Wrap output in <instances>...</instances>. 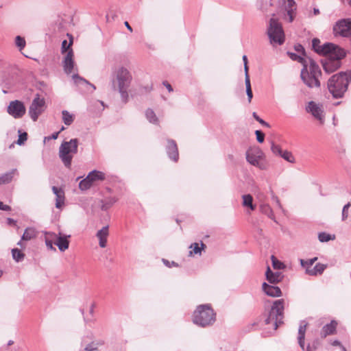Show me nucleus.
Masks as SVG:
<instances>
[{
	"instance_id": "4d7b16f0",
	"label": "nucleus",
	"mask_w": 351,
	"mask_h": 351,
	"mask_svg": "<svg viewBox=\"0 0 351 351\" xmlns=\"http://www.w3.org/2000/svg\"><path fill=\"white\" fill-rule=\"evenodd\" d=\"M289 56L293 60H297L299 62H303L304 58L301 57L300 56L293 53V52H287Z\"/></svg>"
},
{
	"instance_id": "4468645a",
	"label": "nucleus",
	"mask_w": 351,
	"mask_h": 351,
	"mask_svg": "<svg viewBox=\"0 0 351 351\" xmlns=\"http://www.w3.org/2000/svg\"><path fill=\"white\" fill-rule=\"evenodd\" d=\"M88 338V337H87ZM86 337H83L81 341V348L79 351H97L98 348L104 344V341L102 340L91 341L88 343L86 340ZM90 340L93 339V337H89Z\"/></svg>"
},
{
	"instance_id": "69168bd1",
	"label": "nucleus",
	"mask_w": 351,
	"mask_h": 351,
	"mask_svg": "<svg viewBox=\"0 0 351 351\" xmlns=\"http://www.w3.org/2000/svg\"><path fill=\"white\" fill-rule=\"evenodd\" d=\"M163 85L167 88V90H169V92H172L173 91V88L172 86H171V84L169 83H168V82L167 81H164L162 82Z\"/></svg>"
},
{
	"instance_id": "423d86ee",
	"label": "nucleus",
	"mask_w": 351,
	"mask_h": 351,
	"mask_svg": "<svg viewBox=\"0 0 351 351\" xmlns=\"http://www.w3.org/2000/svg\"><path fill=\"white\" fill-rule=\"evenodd\" d=\"M284 304V299L277 300L274 302L267 317L265 320L266 324L274 323V329H277L279 324L283 323Z\"/></svg>"
},
{
	"instance_id": "f8f14e48",
	"label": "nucleus",
	"mask_w": 351,
	"mask_h": 351,
	"mask_svg": "<svg viewBox=\"0 0 351 351\" xmlns=\"http://www.w3.org/2000/svg\"><path fill=\"white\" fill-rule=\"evenodd\" d=\"M318 51L317 54L327 58L333 56L335 53H339L341 56H346V52L343 48L332 43H325Z\"/></svg>"
},
{
	"instance_id": "7ed1b4c3",
	"label": "nucleus",
	"mask_w": 351,
	"mask_h": 351,
	"mask_svg": "<svg viewBox=\"0 0 351 351\" xmlns=\"http://www.w3.org/2000/svg\"><path fill=\"white\" fill-rule=\"evenodd\" d=\"M328 88L335 99L341 98L348 90V81L346 75L341 71L331 76L328 80Z\"/></svg>"
},
{
	"instance_id": "f704fd0d",
	"label": "nucleus",
	"mask_w": 351,
	"mask_h": 351,
	"mask_svg": "<svg viewBox=\"0 0 351 351\" xmlns=\"http://www.w3.org/2000/svg\"><path fill=\"white\" fill-rule=\"evenodd\" d=\"M73 79L74 80L75 84H76L77 85L82 84H87L89 86L92 87L93 90L96 89V87H95V86L94 84L90 83L86 79L80 77L77 74H74L73 75Z\"/></svg>"
},
{
	"instance_id": "bb28decb",
	"label": "nucleus",
	"mask_w": 351,
	"mask_h": 351,
	"mask_svg": "<svg viewBox=\"0 0 351 351\" xmlns=\"http://www.w3.org/2000/svg\"><path fill=\"white\" fill-rule=\"evenodd\" d=\"M16 171V169H13L11 171L2 174L0 176V185L11 182V181L13 179L14 175Z\"/></svg>"
},
{
	"instance_id": "0eeeda50",
	"label": "nucleus",
	"mask_w": 351,
	"mask_h": 351,
	"mask_svg": "<svg viewBox=\"0 0 351 351\" xmlns=\"http://www.w3.org/2000/svg\"><path fill=\"white\" fill-rule=\"evenodd\" d=\"M267 35L273 45H281L285 43V33L281 23L278 19L271 18L267 29Z\"/></svg>"
},
{
	"instance_id": "c756f323",
	"label": "nucleus",
	"mask_w": 351,
	"mask_h": 351,
	"mask_svg": "<svg viewBox=\"0 0 351 351\" xmlns=\"http://www.w3.org/2000/svg\"><path fill=\"white\" fill-rule=\"evenodd\" d=\"M36 237V232L34 228H27L22 237L21 240L27 241Z\"/></svg>"
},
{
	"instance_id": "e433bc0d",
	"label": "nucleus",
	"mask_w": 351,
	"mask_h": 351,
	"mask_svg": "<svg viewBox=\"0 0 351 351\" xmlns=\"http://www.w3.org/2000/svg\"><path fill=\"white\" fill-rule=\"evenodd\" d=\"M12 255L13 259L16 262L22 261L25 257V254L18 248H14L12 250Z\"/></svg>"
},
{
	"instance_id": "ea45409f",
	"label": "nucleus",
	"mask_w": 351,
	"mask_h": 351,
	"mask_svg": "<svg viewBox=\"0 0 351 351\" xmlns=\"http://www.w3.org/2000/svg\"><path fill=\"white\" fill-rule=\"evenodd\" d=\"M321 343L319 339H315L311 343H308L306 351H317Z\"/></svg>"
},
{
	"instance_id": "4c0bfd02",
	"label": "nucleus",
	"mask_w": 351,
	"mask_h": 351,
	"mask_svg": "<svg viewBox=\"0 0 351 351\" xmlns=\"http://www.w3.org/2000/svg\"><path fill=\"white\" fill-rule=\"evenodd\" d=\"M335 239V236L328 234L325 232H322L318 234V239L320 242H328L331 240H334Z\"/></svg>"
},
{
	"instance_id": "2f4dec72",
	"label": "nucleus",
	"mask_w": 351,
	"mask_h": 351,
	"mask_svg": "<svg viewBox=\"0 0 351 351\" xmlns=\"http://www.w3.org/2000/svg\"><path fill=\"white\" fill-rule=\"evenodd\" d=\"M243 204L244 206L249 207L252 210H255L256 206L252 204L253 197L251 195L247 194L242 196Z\"/></svg>"
},
{
	"instance_id": "aec40b11",
	"label": "nucleus",
	"mask_w": 351,
	"mask_h": 351,
	"mask_svg": "<svg viewBox=\"0 0 351 351\" xmlns=\"http://www.w3.org/2000/svg\"><path fill=\"white\" fill-rule=\"evenodd\" d=\"M74 66L73 51L72 49L68 51L63 61V67L66 73H71Z\"/></svg>"
},
{
	"instance_id": "473e14b6",
	"label": "nucleus",
	"mask_w": 351,
	"mask_h": 351,
	"mask_svg": "<svg viewBox=\"0 0 351 351\" xmlns=\"http://www.w3.org/2000/svg\"><path fill=\"white\" fill-rule=\"evenodd\" d=\"M145 117L150 123L153 124H158V119L152 109L148 108L145 111Z\"/></svg>"
},
{
	"instance_id": "f257e3e1",
	"label": "nucleus",
	"mask_w": 351,
	"mask_h": 351,
	"mask_svg": "<svg viewBox=\"0 0 351 351\" xmlns=\"http://www.w3.org/2000/svg\"><path fill=\"white\" fill-rule=\"evenodd\" d=\"M132 81V75L128 69L123 66L119 67L112 78V86L114 90H118L121 100L127 103L129 99L128 88Z\"/></svg>"
},
{
	"instance_id": "ddd939ff",
	"label": "nucleus",
	"mask_w": 351,
	"mask_h": 351,
	"mask_svg": "<svg viewBox=\"0 0 351 351\" xmlns=\"http://www.w3.org/2000/svg\"><path fill=\"white\" fill-rule=\"evenodd\" d=\"M8 113L15 119H20L26 112L23 102L19 100H14L10 102L8 106Z\"/></svg>"
},
{
	"instance_id": "39448f33",
	"label": "nucleus",
	"mask_w": 351,
	"mask_h": 351,
	"mask_svg": "<svg viewBox=\"0 0 351 351\" xmlns=\"http://www.w3.org/2000/svg\"><path fill=\"white\" fill-rule=\"evenodd\" d=\"M78 139L72 138L69 141H63L59 149V157L64 165L70 169L73 155L78 151Z\"/></svg>"
},
{
	"instance_id": "79ce46f5",
	"label": "nucleus",
	"mask_w": 351,
	"mask_h": 351,
	"mask_svg": "<svg viewBox=\"0 0 351 351\" xmlns=\"http://www.w3.org/2000/svg\"><path fill=\"white\" fill-rule=\"evenodd\" d=\"M272 266L274 269H284L285 268V265L279 261L277 258H276L274 255L271 257Z\"/></svg>"
},
{
	"instance_id": "c9c22d12",
	"label": "nucleus",
	"mask_w": 351,
	"mask_h": 351,
	"mask_svg": "<svg viewBox=\"0 0 351 351\" xmlns=\"http://www.w3.org/2000/svg\"><path fill=\"white\" fill-rule=\"evenodd\" d=\"M93 182L90 178L87 176L86 178L81 180L79 183V188L82 191H86L91 187Z\"/></svg>"
},
{
	"instance_id": "20e7f679",
	"label": "nucleus",
	"mask_w": 351,
	"mask_h": 351,
	"mask_svg": "<svg viewBox=\"0 0 351 351\" xmlns=\"http://www.w3.org/2000/svg\"><path fill=\"white\" fill-rule=\"evenodd\" d=\"M322 75L319 65L313 60H310L309 71L307 66L304 65L301 70L300 77L303 82L309 88L319 87V77Z\"/></svg>"
},
{
	"instance_id": "f03ea898",
	"label": "nucleus",
	"mask_w": 351,
	"mask_h": 351,
	"mask_svg": "<svg viewBox=\"0 0 351 351\" xmlns=\"http://www.w3.org/2000/svg\"><path fill=\"white\" fill-rule=\"evenodd\" d=\"M215 321L216 313L210 304H200L193 312V322L202 328L213 326Z\"/></svg>"
},
{
	"instance_id": "bf43d9fd",
	"label": "nucleus",
	"mask_w": 351,
	"mask_h": 351,
	"mask_svg": "<svg viewBox=\"0 0 351 351\" xmlns=\"http://www.w3.org/2000/svg\"><path fill=\"white\" fill-rule=\"evenodd\" d=\"M60 132V131L56 132H53L51 136H45L44 138V141L45 142L47 140L49 141V140H52V139H53V140L57 139Z\"/></svg>"
},
{
	"instance_id": "3c124183",
	"label": "nucleus",
	"mask_w": 351,
	"mask_h": 351,
	"mask_svg": "<svg viewBox=\"0 0 351 351\" xmlns=\"http://www.w3.org/2000/svg\"><path fill=\"white\" fill-rule=\"evenodd\" d=\"M252 116L254 118L255 120H256L259 123H261L262 125L265 126L267 128H270V125L265 121L263 119H261L256 112H254L252 113Z\"/></svg>"
},
{
	"instance_id": "1a4fd4ad",
	"label": "nucleus",
	"mask_w": 351,
	"mask_h": 351,
	"mask_svg": "<svg viewBox=\"0 0 351 351\" xmlns=\"http://www.w3.org/2000/svg\"><path fill=\"white\" fill-rule=\"evenodd\" d=\"M45 100L36 94L29 108V114L34 121L38 120V117L45 110Z\"/></svg>"
},
{
	"instance_id": "c03bdc74",
	"label": "nucleus",
	"mask_w": 351,
	"mask_h": 351,
	"mask_svg": "<svg viewBox=\"0 0 351 351\" xmlns=\"http://www.w3.org/2000/svg\"><path fill=\"white\" fill-rule=\"evenodd\" d=\"M72 44H73V38H71L70 41L69 43L66 40H64L62 42L61 52L62 53H64L66 52L68 53V51L70 50V49H72L71 48Z\"/></svg>"
},
{
	"instance_id": "dca6fc26",
	"label": "nucleus",
	"mask_w": 351,
	"mask_h": 351,
	"mask_svg": "<svg viewBox=\"0 0 351 351\" xmlns=\"http://www.w3.org/2000/svg\"><path fill=\"white\" fill-rule=\"evenodd\" d=\"M166 152L169 158L174 162L179 159L178 149L176 141L173 139H167Z\"/></svg>"
},
{
	"instance_id": "338daca9",
	"label": "nucleus",
	"mask_w": 351,
	"mask_h": 351,
	"mask_svg": "<svg viewBox=\"0 0 351 351\" xmlns=\"http://www.w3.org/2000/svg\"><path fill=\"white\" fill-rule=\"evenodd\" d=\"M7 223L8 225H10V226H16V221L12 219V218H8L7 219Z\"/></svg>"
},
{
	"instance_id": "4be33fe9",
	"label": "nucleus",
	"mask_w": 351,
	"mask_h": 351,
	"mask_svg": "<svg viewBox=\"0 0 351 351\" xmlns=\"http://www.w3.org/2000/svg\"><path fill=\"white\" fill-rule=\"evenodd\" d=\"M307 323L305 321H301L298 328V341L300 347L302 350H305V333L306 330Z\"/></svg>"
},
{
	"instance_id": "de8ad7c7",
	"label": "nucleus",
	"mask_w": 351,
	"mask_h": 351,
	"mask_svg": "<svg viewBox=\"0 0 351 351\" xmlns=\"http://www.w3.org/2000/svg\"><path fill=\"white\" fill-rule=\"evenodd\" d=\"M271 150L276 156H280L284 150L282 149L280 145L275 144L274 142L271 143Z\"/></svg>"
},
{
	"instance_id": "2eb2a0df",
	"label": "nucleus",
	"mask_w": 351,
	"mask_h": 351,
	"mask_svg": "<svg viewBox=\"0 0 351 351\" xmlns=\"http://www.w3.org/2000/svg\"><path fill=\"white\" fill-rule=\"evenodd\" d=\"M306 110L308 112L311 113V114L316 119L319 120L321 123L324 122L323 110L315 102L313 101H309Z\"/></svg>"
},
{
	"instance_id": "6e6d98bb",
	"label": "nucleus",
	"mask_w": 351,
	"mask_h": 351,
	"mask_svg": "<svg viewBox=\"0 0 351 351\" xmlns=\"http://www.w3.org/2000/svg\"><path fill=\"white\" fill-rule=\"evenodd\" d=\"M245 84L246 93L252 92L249 74H247V75H245Z\"/></svg>"
},
{
	"instance_id": "0e129e2a",
	"label": "nucleus",
	"mask_w": 351,
	"mask_h": 351,
	"mask_svg": "<svg viewBox=\"0 0 351 351\" xmlns=\"http://www.w3.org/2000/svg\"><path fill=\"white\" fill-rule=\"evenodd\" d=\"M99 244L101 247L104 248L106 246L107 239H99Z\"/></svg>"
},
{
	"instance_id": "37998d69",
	"label": "nucleus",
	"mask_w": 351,
	"mask_h": 351,
	"mask_svg": "<svg viewBox=\"0 0 351 351\" xmlns=\"http://www.w3.org/2000/svg\"><path fill=\"white\" fill-rule=\"evenodd\" d=\"M15 45L19 48V50L21 51L26 45L25 38L21 36H16L15 38Z\"/></svg>"
},
{
	"instance_id": "680f3d73",
	"label": "nucleus",
	"mask_w": 351,
	"mask_h": 351,
	"mask_svg": "<svg viewBox=\"0 0 351 351\" xmlns=\"http://www.w3.org/2000/svg\"><path fill=\"white\" fill-rule=\"evenodd\" d=\"M242 59L244 64L245 75H247V74H248L247 58L245 55H244Z\"/></svg>"
},
{
	"instance_id": "603ef678",
	"label": "nucleus",
	"mask_w": 351,
	"mask_h": 351,
	"mask_svg": "<svg viewBox=\"0 0 351 351\" xmlns=\"http://www.w3.org/2000/svg\"><path fill=\"white\" fill-rule=\"evenodd\" d=\"M261 209H262L263 213H264L265 215H267L269 218L272 219L274 215H273V212L269 206H268V205L263 206Z\"/></svg>"
},
{
	"instance_id": "13d9d810",
	"label": "nucleus",
	"mask_w": 351,
	"mask_h": 351,
	"mask_svg": "<svg viewBox=\"0 0 351 351\" xmlns=\"http://www.w3.org/2000/svg\"><path fill=\"white\" fill-rule=\"evenodd\" d=\"M162 261L164 263V265L169 268H171V267H178V264L174 261L170 262L165 258H162Z\"/></svg>"
},
{
	"instance_id": "e2e57ef3",
	"label": "nucleus",
	"mask_w": 351,
	"mask_h": 351,
	"mask_svg": "<svg viewBox=\"0 0 351 351\" xmlns=\"http://www.w3.org/2000/svg\"><path fill=\"white\" fill-rule=\"evenodd\" d=\"M0 210L3 211H10L11 207L8 205L4 204L2 202L0 201Z\"/></svg>"
},
{
	"instance_id": "f3484780",
	"label": "nucleus",
	"mask_w": 351,
	"mask_h": 351,
	"mask_svg": "<svg viewBox=\"0 0 351 351\" xmlns=\"http://www.w3.org/2000/svg\"><path fill=\"white\" fill-rule=\"evenodd\" d=\"M265 277L270 284L276 285L282 280L284 276L280 271H272L268 266L265 271Z\"/></svg>"
},
{
	"instance_id": "393cba45",
	"label": "nucleus",
	"mask_w": 351,
	"mask_h": 351,
	"mask_svg": "<svg viewBox=\"0 0 351 351\" xmlns=\"http://www.w3.org/2000/svg\"><path fill=\"white\" fill-rule=\"evenodd\" d=\"M326 268V265L318 263L315 266H312L311 268L307 269L306 274L313 276L320 275L324 272Z\"/></svg>"
},
{
	"instance_id": "a211bd4d",
	"label": "nucleus",
	"mask_w": 351,
	"mask_h": 351,
	"mask_svg": "<svg viewBox=\"0 0 351 351\" xmlns=\"http://www.w3.org/2000/svg\"><path fill=\"white\" fill-rule=\"evenodd\" d=\"M262 289L263 292L268 296L275 298L282 295V291L280 287L269 285L265 282L263 283Z\"/></svg>"
},
{
	"instance_id": "8fccbe9b",
	"label": "nucleus",
	"mask_w": 351,
	"mask_h": 351,
	"mask_svg": "<svg viewBox=\"0 0 351 351\" xmlns=\"http://www.w3.org/2000/svg\"><path fill=\"white\" fill-rule=\"evenodd\" d=\"M322 45H321L320 40L317 38H314L312 40V47L315 52L317 53L319 52L318 49H320Z\"/></svg>"
},
{
	"instance_id": "5701e85b",
	"label": "nucleus",
	"mask_w": 351,
	"mask_h": 351,
	"mask_svg": "<svg viewBox=\"0 0 351 351\" xmlns=\"http://www.w3.org/2000/svg\"><path fill=\"white\" fill-rule=\"evenodd\" d=\"M337 326V322L335 320H332L329 324L323 326L321 331V337H326L328 335H332L335 332Z\"/></svg>"
},
{
	"instance_id": "052dcab7",
	"label": "nucleus",
	"mask_w": 351,
	"mask_h": 351,
	"mask_svg": "<svg viewBox=\"0 0 351 351\" xmlns=\"http://www.w3.org/2000/svg\"><path fill=\"white\" fill-rule=\"evenodd\" d=\"M294 49L296 51L301 53L303 56H304L306 53L304 47L300 44L295 45Z\"/></svg>"
},
{
	"instance_id": "09e8293b",
	"label": "nucleus",
	"mask_w": 351,
	"mask_h": 351,
	"mask_svg": "<svg viewBox=\"0 0 351 351\" xmlns=\"http://www.w3.org/2000/svg\"><path fill=\"white\" fill-rule=\"evenodd\" d=\"M19 138L16 141V143L19 145H22L25 143V142L27 139V133L25 132L21 133L20 130H19Z\"/></svg>"
},
{
	"instance_id": "a18cd8bd",
	"label": "nucleus",
	"mask_w": 351,
	"mask_h": 351,
	"mask_svg": "<svg viewBox=\"0 0 351 351\" xmlns=\"http://www.w3.org/2000/svg\"><path fill=\"white\" fill-rule=\"evenodd\" d=\"M108 234V226H106L97 232L96 236L98 239H107Z\"/></svg>"
},
{
	"instance_id": "774afa93",
	"label": "nucleus",
	"mask_w": 351,
	"mask_h": 351,
	"mask_svg": "<svg viewBox=\"0 0 351 351\" xmlns=\"http://www.w3.org/2000/svg\"><path fill=\"white\" fill-rule=\"evenodd\" d=\"M343 73L346 75V79L348 81V84H349L350 82H351V71H350L348 72H343Z\"/></svg>"
},
{
	"instance_id": "49530a36",
	"label": "nucleus",
	"mask_w": 351,
	"mask_h": 351,
	"mask_svg": "<svg viewBox=\"0 0 351 351\" xmlns=\"http://www.w3.org/2000/svg\"><path fill=\"white\" fill-rule=\"evenodd\" d=\"M152 90L153 84L151 83L145 86H141L138 88V93L140 95H144L150 93Z\"/></svg>"
},
{
	"instance_id": "a19ab883",
	"label": "nucleus",
	"mask_w": 351,
	"mask_h": 351,
	"mask_svg": "<svg viewBox=\"0 0 351 351\" xmlns=\"http://www.w3.org/2000/svg\"><path fill=\"white\" fill-rule=\"evenodd\" d=\"M280 156L290 163H294L295 162V157L292 153L288 150H284Z\"/></svg>"
},
{
	"instance_id": "864d4df0",
	"label": "nucleus",
	"mask_w": 351,
	"mask_h": 351,
	"mask_svg": "<svg viewBox=\"0 0 351 351\" xmlns=\"http://www.w3.org/2000/svg\"><path fill=\"white\" fill-rule=\"evenodd\" d=\"M255 134L256 136V140L258 143H262L265 141V134L261 130H256Z\"/></svg>"
},
{
	"instance_id": "58836bf2",
	"label": "nucleus",
	"mask_w": 351,
	"mask_h": 351,
	"mask_svg": "<svg viewBox=\"0 0 351 351\" xmlns=\"http://www.w3.org/2000/svg\"><path fill=\"white\" fill-rule=\"evenodd\" d=\"M317 260V257H314L313 258L308 259L307 261H304L303 259H300V265L301 266L305 269V271H306L307 269L311 268L312 266H313V264Z\"/></svg>"
},
{
	"instance_id": "6e6552de",
	"label": "nucleus",
	"mask_w": 351,
	"mask_h": 351,
	"mask_svg": "<svg viewBox=\"0 0 351 351\" xmlns=\"http://www.w3.org/2000/svg\"><path fill=\"white\" fill-rule=\"evenodd\" d=\"M245 158L247 162L259 169L266 170L267 169L265 154L258 147L248 149L245 153Z\"/></svg>"
},
{
	"instance_id": "72a5a7b5",
	"label": "nucleus",
	"mask_w": 351,
	"mask_h": 351,
	"mask_svg": "<svg viewBox=\"0 0 351 351\" xmlns=\"http://www.w3.org/2000/svg\"><path fill=\"white\" fill-rule=\"evenodd\" d=\"M62 121L66 125H70L74 121V117L72 114L66 110H62Z\"/></svg>"
},
{
	"instance_id": "c85d7f7f",
	"label": "nucleus",
	"mask_w": 351,
	"mask_h": 351,
	"mask_svg": "<svg viewBox=\"0 0 351 351\" xmlns=\"http://www.w3.org/2000/svg\"><path fill=\"white\" fill-rule=\"evenodd\" d=\"M189 247L192 249V250L189 251V256H192L193 254L200 255L202 250H204L206 247V245L202 241H201L200 246L199 243H193L190 245Z\"/></svg>"
},
{
	"instance_id": "7c9ffc66",
	"label": "nucleus",
	"mask_w": 351,
	"mask_h": 351,
	"mask_svg": "<svg viewBox=\"0 0 351 351\" xmlns=\"http://www.w3.org/2000/svg\"><path fill=\"white\" fill-rule=\"evenodd\" d=\"M88 176L90 178V180L93 183L97 180H104L105 179V174L99 171L93 170L90 171Z\"/></svg>"
},
{
	"instance_id": "9d476101",
	"label": "nucleus",
	"mask_w": 351,
	"mask_h": 351,
	"mask_svg": "<svg viewBox=\"0 0 351 351\" xmlns=\"http://www.w3.org/2000/svg\"><path fill=\"white\" fill-rule=\"evenodd\" d=\"M346 56H341L339 53H335L333 56L327 58L322 61L324 71L328 73H332L336 71L341 65V60Z\"/></svg>"
},
{
	"instance_id": "cd10ccee",
	"label": "nucleus",
	"mask_w": 351,
	"mask_h": 351,
	"mask_svg": "<svg viewBox=\"0 0 351 351\" xmlns=\"http://www.w3.org/2000/svg\"><path fill=\"white\" fill-rule=\"evenodd\" d=\"M117 198L115 197H106L101 200V208L102 210H107L109 209L116 202Z\"/></svg>"
},
{
	"instance_id": "a878e982",
	"label": "nucleus",
	"mask_w": 351,
	"mask_h": 351,
	"mask_svg": "<svg viewBox=\"0 0 351 351\" xmlns=\"http://www.w3.org/2000/svg\"><path fill=\"white\" fill-rule=\"evenodd\" d=\"M57 235L56 233L53 232H46L45 233V241L46 246L49 250H51L52 251L56 252V249L53 247L54 242H53V239L56 238Z\"/></svg>"
},
{
	"instance_id": "412c9836",
	"label": "nucleus",
	"mask_w": 351,
	"mask_h": 351,
	"mask_svg": "<svg viewBox=\"0 0 351 351\" xmlns=\"http://www.w3.org/2000/svg\"><path fill=\"white\" fill-rule=\"evenodd\" d=\"M52 191L56 195V207L61 208L64 204V191L62 189L58 186H52Z\"/></svg>"
},
{
	"instance_id": "5fc2aeb1",
	"label": "nucleus",
	"mask_w": 351,
	"mask_h": 351,
	"mask_svg": "<svg viewBox=\"0 0 351 351\" xmlns=\"http://www.w3.org/2000/svg\"><path fill=\"white\" fill-rule=\"evenodd\" d=\"M351 204L350 203H348L346 204V205H344V206L343 207V209H342V220L344 221L346 220L348 217V210L349 209V208L350 207Z\"/></svg>"
},
{
	"instance_id": "9b49d317",
	"label": "nucleus",
	"mask_w": 351,
	"mask_h": 351,
	"mask_svg": "<svg viewBox=\"0 0 351 351\" xmlns=\"http://www.w3.org/2000/svg\"><path fill=\"white\" fill-rule=\"evenodd\" d=\"M333 32L336 36H351V19H343L337 21L333 26Z\"/></svg>"
},
{
	"instance_id": "6ab92c4d",
	"label": "nucleus",
	"mask_w": 351,
	"mask_h": 351,
	"mask_svg": "<svg viewBox=\"0 0 351 351\" xmlns=\"http://www.w3.org/2000/svg\"><path fill=\"white\" fill-rule=\"evenodd\" d=\"M285 10L287 11L289 16V22L293 21L297 9V5L295 0H283Z\"/></svg>"
},
{
	"instance_id": "b1692460",
	"label": "nucleus",
	"mask_w": 351,
	"mask_h": 351,
	"mask_svg": "<svg viewBox=\"0 0 351 351\" xmlns=\"http://www.w3.org/2000/svg\"><path fill=\"white\" fill-rule=\"evenodd\" d=\"M70 235L68 236H60L56 237V241L54 242V244L58 246L59 250L60 252H64L69 247V241L68 238L70 237Z\"/></svg>"
}]
</instances>
